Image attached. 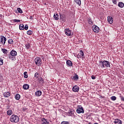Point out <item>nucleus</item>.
Returning a JSON list of instances; mask_svg holds the SVG:
<instances>
[{
	"label": "nucleus",
	"mask_w": 124,
	"mask_h": 124,
	"mask_svg": "<svg viewBox=\"0 0 124 124\" xmlns=\"http://www.w3.org/2000/svg\"><path fill=\"white\" fill-rule=\"evenodd\" d=\"M35 62L37 66H41L42 65V60L40 57H36L35 59Z\"/></svg>",
	"instance_id": "nucleus-2"
},
{
	"label": "nucleus",
	"mask_w": 124,
	"mask_h": 124,
	"mask_svg": "<svg viewBox=\"0 0 124 124\" xmlns=\"http://www.w3.org/2000/svg\"><path fill=\"white\" fill-rule=\"evenodd\" d=\"M60 17H62V14H60Z\"/></svg>",
	"instance_id": "nucleus-49"
},
{
	"label": "nucleus",
	"mask_w": 124,
	"mask_h": 124,
	"mask_svg": "<svg viewBox=\"0 0 124 124\" xmlns=\"http://www.w3.org/2000/svg\"><path fill=\"white\" fill-rule=\"evenodd\" d=\"M24 78H28V72H24Z\"/></svg>",
	"instance_id": "nucleus-36"
},
{
	"label": "nucleus",
	"mask_w": 124,
	"mask_h": 124,
	"mask_svg": "<svg viewBox=\"0 0 124 124\" xmlns=\"http://www.w3.org/2000/svg\"><path fill=\"white\" fill-rule=\"evenodd\" d=\"M9 59H10V60H11V61H14V56H13L11 54H9Z\"/></svg>",
	"instance_id": "nucleus-31"
},
{
	"label": "nucleus",
	"mask_w": 124,
	"mask_h": 124,
	"mask_svg": "<svg viewBox=\"0 0 124 124\" xmlns=\"http://www.w3.org/2000/svg\"><path fill=\"white\" fill-rule=\"evenodd\" d=\"M6 40L7 39H6V38H5V37H4L3 35H1V40H0L1 43H2L4 45V44H5V42Z\"/></svg>",
	"instance_id": "nucleus-6"
},
{
	"label": "nucleus",
	"mask_w": 124,
	"mask_h": 124,
	"mask_svg": "<svg viewBox=\"0 0 124 124\" xmlns=\"http://www.w3.org/2000/svg\"><path fill=\"white\" fill-rule=\"evenodd\" d=\"M108 21L110 24H113V18L111 16L108 17Z\"/></svg>",
	"instance_id": "nucleus-15"
},
{
	"label": "nucleus",
	"mask_w": 124,
	"mask_h": 124,
	"mask_svg": "<svg viewBox=\"0 0 124 124\" xmlns=\"http://www.w3.org/2000/svg\"><path fill=\"white\" fill-rule=\"evenodd\" d=\"M118 6L120 8H123L124 6V3L123 2H119L118 4Z\"/></svg>",
	"instance_id": "nucleus-17"
},
{
	"label": "nucleus",
	"mask_w": 124,
	"mask_h": 124,
	"mask_svg": "<svg viewBox=\"0 0 124 124\" xmlns=\"http://www.w3.org/2000/svg\"><path fill=\"white\" fill-rule=\"evenodd\" d=\"M23 88L24 90H29L30 88V86L28 84H26L23 85Z\"/></svg>",
	"instance_id": "nucleus-20"
},
{
	"label": "nucleus",
	"mask_w": 124,
	"mask_h": 124,
	"mask_svg": "<svg viewBox=\"0 0 124 124\" xmlns=\"http://www.w3.org/2000/svg\"><path fill=\"white\" fill-rule=\"evenodd\" d=\"M66 63H67V65H68L69 66H72V65H73L72 62L70 60H67L66 61Z\"/></svg>",
	"instance_id": "nucleus-21"
},
{
	"label": "nucleus",
	"mask_w": 124,
	"mask_h": 124,
	"mask_svg": "<svg viewBox=\"0 0 124 124\" xmlns=\"http://www.w3.org/2000/svg\"><path fill=\"white\" fill-rule=\"evenodd\" d=\"M15 98L16 100H19L21 98V96L19 94H17L15 95Z\"/></svg>",
	"instance_id": "nucleus-23"
},
{
	"label": "nucleus",
	"mask_w": 124,
	"mask_h": 124,
	"mask_svg": "<svg viewBox=\"0 0 124 124\" xmlns=\"http://www.w3.org/2000/svg\"><path fill=\"white\" fill-rule=\"evenodd\" d=\"M19 30L21 31L24 30V25H23V24H20L19 25Z\"/></svg>",
	"instance_id": "nucleus-28"
},
{
	"label": "nucleus",
	"mask_w": 124,
	"mask_h": 124,
	"mask_svg": "<svg viewBox=\"0 0 124 124\" xmlns=\"http://www.w3.org/2000/svg\"><path fill=\"white\" fill-rule=\"evenodd\" d=\"M3 64V60L2 59L0 58V65H2Z\"/></svg>",
	"instance_id": "nucleus-38"
},
{
	"label": "nucleus",
	"mask_w": 124,
	"mask_h": 124,
	"mask_svg": "<svg viewBox=\"0 0 124 124\" xmlns=\"http://www.w3.org/2000/svg\"><path fill=\"white\" fill-rule=\"evenodd\" d=\"M25 46H26V49H27V50H29V49H30V47H31V45H30V44H26Z\"/></svg>",
	"instance_id": "nucleus-35"
},
{
	"label": "nucleus",
	"mask_w": 124,
	"mask_h": 124,
	"mask_svg": "<svg viewBox=\"0 0 124 124\" xmlns=\"http://www.w3.org/2000/svg\"><path fill=\"white\" fill-rule=\"evenodd\" d=\"M120 97H121V100H122V101H124V96H121Z\"/></svg>",
	"instance_id": "nucleus-46"
},
{
	"label": "nucleus",
	"mask_w": 124,
	"mask_h": 124,
	"mask_svg": "<svg viewBox=\"0 0 124 124\" xmlns=\"http://www.w3.org/2000/svg\"><path fill=\"white\" fill-rule=\"evenodd\" d=\"M7 114L8 115V116H11V114H12V110L9 109L7 111Z\"/></svg>",
	"instance_id": "nucleus-30"
},
{
	"label": "nucleus",
	"mask_w": 124,
	"mask_h": 124,
	"mask_svg": "<svg viewBox=\"0 0 124 124\" xmlns=\"http://www.w3.org/2000/svg\"><path fill=\"white\" fill-rule=\"evenodd\" d=\"M10 120L11 123L17 124V123H19V121H20V118L16 115H12L11 116Z\"/></svg>",
	"instance_id": "nucleus-1"
},
{
	"label": "nucleus",
	"mask_w": 124,
	"mask_h": 124,
	"mask_svg": "<svg viewBox=\"0 0 124 124\" xmlns=\"http://www.w3.org/2000/svg\"><path fill=\"white\" fill-rule=\"evenodd\" d=\"M34 77H35V78H36V79H37V78H38V73H35Z\"/></svg>",
	"instance_id": "nucleus-41"
},
{
	"label": "nucleus",
	"mask_w": 124,
	"mask_h": 124,
	"mask_svg": "<svg viewBox=\"0 0 124 124\" xmlns=\"http://www.w3.org/2000/svg\"><path fill=\"white\" fill-rule=\"evenodd\" d=\"M75 1L78 5H81V0H75Z\"/></svg>",
	"instance_id": "nucleus-29"
},
{
	"label": "nucleus",
	"mask_w": 124,
	"mask_h": 124,
	"mask_svg": "<svg viewBox=\"0 0 124 124\" xmlns=\"http://www.w3.org/2000/svg\"><path fill=\"white\" fill-rule=\"evenodd\" d=\"M13 57H16V56H17V52L15 50H12L10 52V54Z\"/></svg>",
	"instance_id": "nucleus-11"
},
{
	"label": "nucleus",
	"mask_w": 124,
	"mask_h": 124,
	"mask_svg": "<svg viewBox=\"0 0 124 124\" xmlns=\"http://www.w3.org/2000/svg\"><path fill=\"white\" fill-rule=\"evenodd\" d=\"M13 22H14L15 23H19V22H21V20L20 19H13L12 20Z\"/></svg>",
	"instance_id": "nucleus-32"
},
{
	"label": "nucleus",
	"mask_w": 124,
	"mask_h": 124,
	"mask_svg": "<svg viewBox=\"0 0 124 124\" xmlns=\"http://www.w3.org/2000/svg\"><path fill=\"white\" fill-rule=\"evenodd\" d=\"M83 57H85V54H84V52L82 50H80L79 53L77 55L78 59H81L83 58Z\"/></svg>",
	"instance_id": "nucleus-5"
},
{
	"label": "nucleus",
	"mask_w": 124,
	"mask_h": 124,
	"mask_svg": "<svg viewBox=\"0 0 124 124\" xmlns=\"http://www.w3.org/2000/svg\"><path fill=\"white\" fill-rule=\"evenodd\" d=\"M9 44H13V40L12 39H9L8 41Z\"/></svg>",
	"instance_id": "nucleus-37"
},
{
	"label": "nucleus",
	"mask_w": 124,
	"mask_h": 124,
	"mask_svg": "<svg viewBox=\"0 0 124 124\" xmlns=\"http://www.w3.org/2000/svg\"><path fill=\"white\" fill-rule=\"evenodd\" d=\"M87 119H91V116L90 115H88L87 117Z\"/></svg>",
	"instance_id": "nucleus-47"
},
{
	"label": "nucleus",
	"mask_w": 124,
	"mask_h": 124,
	"mask_svg": "<svg viewBox=\"0 0 124 124\" xmlns=\"http://www.w3.org/2000/svg\"><path fill=\"white\" fill-rule=\"evenodd\" d=\"M73 79L76 80V81H77V80L79 79V77L78 76V75L75 74V75L73 77Z\"/></svg>",
	"instance_id": "nucleus-24"
},
{
	"label": "nucleus",
	"mask_w": 124,
	"mask_h": 124,
	"mask_svg": "<svg viewBox=\"0 0 124 124\" xmlns=\"http://www.w3.org/2000/svg\"><path fill=\"white\" fill-rule=\"evenodd\" d=\"M92 29L93 31H94V32H96V33L99 32V28L96 25H93L92 27Z\"/></svg>",
	"instance_id": "nucleus-4"
},
{
	"label": "nucleus",
	"mask_w": 124,
	"mask_h": 124,
	"mask_svg": "<svg viewBox=\"0 0 124 124\" xmlns=\"http://www.w3.org/2000/svg\"><path fill=\"white\" fill-rule=\"evenodd\" d=\"M39 82L40 83V84H41L42 85H43V84H44V79H43L42 78H39Z\"/></svg>",
	"instance_id": "nucleus-25"
},
{
	"label": "nucleus",
	"mask_w": 124,
	"mask_h": 124,
	"mask_svg": "<svg viewBox=\"0 0 124 124\" xmlns=\"http://www.w3.org/2000/svg\"><path fill=\"white\" fill-rule=\"evenodd\" d=\"M91 78L92 79H93V80H94V79H95L96 78L93 75L92 76Z\"/></svg>",
	"instance_id": "nucleus-45"
},
{
	"label": "nucleus",
	"mask_w": 124,
	"mask_h": 124,
	"mask_svg": "<svg viewBox=\"0 0 124 124\" xmlns=\"http://www.w3.org/2000/svg\"><path fill=\"white\" fill-rule=\"evenodd\" d=\"M42 124H48L49 122H47V119L43 118L42 120Z\"/></svg>",
	"instance_id": "nucleus-19"
},
{
	"label": "nucleus",
	"mask_w": 124,
	"mask_h": 124,
	"mask_svg": "<svg viewBox=\"0 0 124 124\" xmlns=\"http://www.w3.org/2000/svg\"><path fill=\"white\" fill-rule=\"evenodd\" d=\"M64 31L65 35H67V36H70L71 35V31L69 29H65Z\"/></svg>",
	"instance_id": "nucleus-8"
},
{
	"label": "nucleus",
	"mask_w": 124,
	"mask_h": 124,
	"mask_svg": "<svg viewBox=\"0 0 124 124\" xmlns=\"http://www.w3.org/2000/svg\"><path fill=\"white\" fill-rule=\"evenodd\" d=\"M41 94H42V92L41 91L38 90L35 92V95L36 96H40Z\"/></svg>",
	"instance_id": "nucleus-16"
},
{
	"label": "nucleus",
	"mask_w": 124,
	"mask_h": 124,
	"mask_svg": "<svg viewBox=\"0 0 124 124\" xmlns=\"http://www.w3.org/2000/svg\"><path fill=\"white\" fill-rule=\"evenodd\" d=\"M29 29V26H28V25H26L24 27V29L25 30V31H28V29Z\"/></svg>",
	"instance_id": "nucleus-40"
},
{
	"label": "nucleus",
	"mask_w": 124,
	"mask_h": 124,
	"mask_svg": "<svg viewBox=\"0 0 124 124\" xmlns=\"http://www.w3.org/2000/svg\"><path fill=\"white\" fill-rule=\"evenodd\" d=\"M74 114V111L73 110H70V111L68 112L67 115L68 116H71Z\"/></svg>",
	"instance_id": "nucleus-18"
},
{
	"label": "nucleus",
	"mask_w": 124,
	"mask_h": 124,
	"mask_svg": "<svg viewBox=\"0 0 124 124\" xmlns=\"http://www.w3.org/2000/svg\"><path fill=\"white\" fill-rule=\"evenodd\" d=\"M113 123L115 124H123V122L122 121V120H121L119 119H115Z\"/></svg>",
	"instance_id": "nucleus-10"
},
{
	"label": "nucleus",
	"mask_w": 124,
	"mask_h": 124,
	"mask_svg": "<svg viewBox=\"0 0 124 124\" xmlns=\"http://www.w3.org/2000/svg\"><path fill=\"white\" fill-rule=\"evenodd\" d=\"M73 91L75 93H78L79 92V87H78L77 85L74 86L73 87Z\"/></svg>",
	"instance_id": "nucleus-9"
},
{
	"label": "nucleus",
	"mask_w": 124,
	"mask_h": 124,
	"mask_svg": "<svg viewBox=\"0 0 124 124\" xmlns=\"http://www.w3.org/2000/svg\"><path fill=\"white\" fill-rule=\"evenodd\" d=\"M3 81V77L1 75H0V82H2Z\"/></svg>",
	"instance_id": "nucleus-39"
},
{
	"label": "nucleus",
	"mask_w": 124,
	"mask_h": 124,
	"mask_svg": "<svg viewBox=\"0 0 124 124\" xmlns=\"http://www.w3.org/2000/svg\"><path fill=\"white\" fill-rule=\"evenodd\" d=\"M89 124H92V123H91V122H90V123H89Z\"/></svg>",
	"instance_id": "nucleus-50"
},
{
	"label": "nucleus",
	"mask_w": 124,
	"mask_h": 124,
	"mask_svg": "<svg viewBox=\"0 0 124 124\" xmlns=\"http://www.w3.org/2000/svg\"><path fill=\"white\" fill-rule=\"evenodd\" d=\"M99 62V66L101 67V68H105V61H100Z\"/></svg>",
	"instance_id": "nucleus-7"
},
{
	"label": "nucleus",
	"mask_w": 124,
	"mask_h": 124,
	"mask_svg": "<svg viewBox=\"0 0 124 124\" xmlns=\"http://www.w3.org/2000/svg\"><path fill=\"white\" fill-rule=\"evenodd\" d=\"M61 124H69V122L63 121L62 122Z\"/></svg>",
	"instance_id": "nucleus-43"
},
{
	"label": "nucleus",
	"mask_w": 124,
	"mask_h": 124,
	"mask_svg": "<svg viewBox=\"0 0 124 124\" xmlns=\"http://www.w3.org/2000/svg\"><path fill=\"white\" fill-rule=\"evenodd\" d=\"M30 19L31 20H32V16H30Z\"/></svg>",
	"instance_id": "nucleus-48"
},
{
	"label": "nucleus",
	"mask_w": 124,
	"mask_h": 124,
	"mask_svg": "<svg viewBox=\"0 0 124 124\" xmlns=\"http://www.w3.org/2000/svg\"><path fill=\"white\" fill-rule=\"evenodd\" d=\"M105 61V67L106 66V67H110V62H109V61Z\"/></svg>",
	"instance_id": "nucleus-13"
},
{
	"label": "nucleus",
	"mask_w": 124,
	"mask_h": 124,
	"mask_svg": "<svg viewBox=\"0 0 124 124\" xmlns=\"http://www.w3.org/2000/svg\"><path fill=\"white\" fill-rule=\"evenodd\" d=\"M110 99L111 100H113V101H115V100H116V99H117V97L115 96H112L110 97Z\"/></svg>",
	"instance_id": "nucleus-34"
},
{
	"label": "nucleus",
	"mask_w": 124,
	"mask_h": 124,
	"mask_svg": "<svg viewBox=\"0 0 124 124\" xmlns=\"http://www.w3.org/2000/svg\"><path fill=\"white\" fill-rule=\"evenodd\" d=\"M1 51L3 54H7L8 51L5 48H1Z\"/></svg>",
	"instance_id": "nucleus-22"
},
{
	"label": "nucleus",
	"mask_w": 124,
	"mask_h": 124,
	"mask_svg": "<svg viewBox=\"0 0 124 124\" xmlns=\"http://www.w3.org/2000/svg\"><path fill=\"white\" fill-rule=\"evenodd\" d=\"M77 113L78 114H84V108L82 106H78L77 109Z\"/></svg>",
	"instance_id": "nucleus-3"
},
{
	"label": "nucleus",
	"mask_w": 124,
	"mask_h": 124,
	"mask_svg": "<svg viewBox=\"0 0 124 124\" xmlns=\"http://www.w3.org/2000/svg\"><path fill=\"white\" fill-rule=\"evenodd\" d=\"M88 22L90 25H93V21L90 17L88 18Z\"/></svg>",
	"instance_id": "nucleus-27"
},
{
	"label": "nucleus",
	"mask_w": 124,
	"mask_h": 124,
	"mask_svg": "<svg viewBox=\"0 0 124 124\" xmlns=\"http://www.w3.org/2000/svg\"><path fill=\"white\" fill-rule=\"evenodd\" d=\"M4 97H9L10 96V93L7 92L3 93Z\"/></svg>",
	"instance_id": "nucleus-14"
},
{
	"label": "nucleus",
	"mask_w": 124,
	"mask_h": 124,
	"mask_svg": "<svg viewBox=\"0 0 124 124\" xmlns=\"http://www.w3.org/2000/svg\"><path fill=\"white\" fill-rule=\"evenodd\" d=\"M17 10L19 13H23V11L22 10V9H21L20 8H17Z\"/></svg>",
	"instance_id": "nucleus-33"
},
{
	"label": "nucleus",
	"mask_w": 124,
	"mask_h": 124,
	"mask_svg": "<svg viewBox=\"0 0 124 124\" xmlns=\"http://www.w3.org/2000/svg\"><path fill=\"white\" fill-rule=\"evenodd\" d=\"M27 110H28V108H27L25 107L22 108V111L23 112H26V111H27Z\"/></svg>",
	"instance_id": "nucleus-42"
},
{
	"label": "nucleus",
	"mask_w": 124,
	"mask_h": 124,
	"mask_svg": "<svg viewBox=\"0 0 124 124\" xmlns=\"http://www.w3.org/2000/svg\"><path fill=\"white\" fill-rule=\"evenodd\" d=\"M123 65L124 66V62H123Z\"/></svg>",
	"instance_id": "nucleus-51"
},
{
	"label": "nucleus",
	"mask_w": 124,
	"mask_h": 124,
	"mask_svg": "<svg viewBox=\"0 0 124 124\" xmlns=\"http://www.w3.org/2000/svg\"><path fill=\"white\" fill-rule=\"evenodd\" d=\"M53 17L55 19V20H59V19H60L59 16L57 13H55L54 14Z\"/></svg>",
	"instance_id": "nucleus-12"
},
{
	"label": "nucleus",
	"mask_w": 124,
	"mask_h": 124,
	"mask_svg": "<svg viewBox=\"0 0 124 124\" xmlns=\"http://www.w3.org/2000/svg\"><path fill=\"white\" fill-rule=\"evenodd\" d=\"M112 2L114 4H117V0H112Z\"/></svg>",
	"instance_id": "nucleus-44"
},
{
	"label": "nucleus",
	"mask_w": 124,
	"mask_h": 124,
	"mask_svg": "<svg viewBox=\"0 0 124 124\" xmlns=\"http://www.w3.org/2000/svg\"><path fill=\"white\" fill-rule=\"evenodd\" d=\"M27 34H28V35H31V34L33 33V31L31 30H29L28 31H27Z\"/></svg>",
	"instance_id": "nucleus-26"
}]
</instances>
